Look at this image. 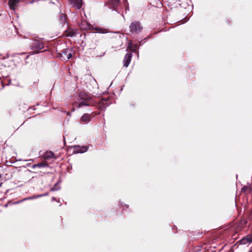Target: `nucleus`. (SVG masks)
<instances>
[{
	"mask_svg": "<svg viewBox=\"0 0 252 252\" xmlns=\"http://www.w3.org/2000/svg\"><path fill=\"white\" fill-rule=\"evenodd\" d=\"M80 27L82 30H90L92 32L102 33L107 32L106 30L99 27L94 28L85 20L81 22L80 24Z\"/></svg>",
	"mask_w": 252,
	"mask_h": 252,
	"instance_id": "nucleus-2",
	"label": "nucleus"
},
{
	"mask_svg": "<svg viewBox=\"0 0 252 252\" xmlns=\"http://www.w3.org/2000/svg\"><path fill=\"white\" fill-rule=\"evenodd\" d=\"M77 31L74 30H69L66 32V35L68 36L73 37L75 35Z\"/></svg>",
	"mask_w": 252,
	"mask_h": 252,
	"instance_id": "nucleus-16",
	"label": "nucleus"
},
{
	"mask_svg": "<svg viewBox=\"0 0 252 252\" xmlns=\"http://www.w3.org/2000/svg\"><path fill=\"white\" fill-rule=\"evenodd\" d=\"M54 154L52 151L46 152L43 155L44 158L47 159L52 158L54 157Z\"/></svg>",
	"mask_w": 252,
	"mask_h": 252,
	"instance_id": "nucleus-12",
	"label": "nucleus"
},
{
	"mask_svg": "<svg viewBox=\"0 0 252 252\" xmlns=\"http://www.w3.org/2000/svg\"><path fill=\"white\" fill-rule=\"evenodd\" d=\"M48 166V164L45 163L40 162L37 164H33L32 167V169H34L36 167L42 168Z\"/></svg>",
	"mask_w": 252,
	"mask_h": 252,
	"instance_id": "nucleus-14",
	"label": "nucleus"
},
{
	"mask_svg": "<svg viewBox=\"0 0 252 252\" xmlns=\"http://www.w3.org/2000/svg\"><path fill=\"white\" fill-rule=\"evenodd\" d=\"M20 0H9L8 5L10 8L12 10H15L18 6Z\"/></svg>",
	"mask_w": 252,
	"mask_h": 252,
	"instance_id": "nucleus-9",
	"label": "nucleus"
},
{
	"mask_svg": "<svg viewBox=\"0 0 252 252\" xmlns=\"http://www.w3.org/2000/svg\"><path fill=\"white\" fill-rule=\"evenodd\" d=\"M143 29V26L138 21L132 22L129 25V31L132 33H138Z\"/></svg>",
	"mask_w": 252,
	"mask_h": 252,
	"instance_id": "nucleus-4",
	"label": "nucleus"
},
{
	"mask_svg": "<svg viewBox=\"0 0 252 252\" xmlns=\"http://www.w3.org/2000/svg\"><path fill=\"white\" fill-rule=\"evenodd\" d=\"M58 57L62 61H66L72 57V51L70 49L64 48L58 54Z\"/></svg>",
	"mask_w": 252,
	"mask_h": 252,
	"instance_id": "nucleus-5",
	"label": "nucleus"
},
{
	"mask_svg": "<svg viewBox=\"0 0 252 252\" xmlns=\"http://www.w3.org/2000/svg\"><path fill=\"white\" fill-rule=\"evenodd\" d=\"M60 189V187L59 186L58 184L56 183L55 185V186L50 189V190L52 191H56V190Z\"/></svg>",
	"mask_w": 252,
	"mask_h": 252,
	"instance_id": "nucleus-19",
	"label": "nucleus"
},
{
	"mask_svg": "<svg viewBox=\"0 0 252 252\" xmlns=\"http://www.w3.org/2000/svg\"><path fill=\"white\" fill-rule=\"evenodd\" d=\"M119 4V0H110L109 1V4L110 6L114 9L117 7Z\"/></svg>",
	"mask_w": 252,
	"mask_h": 252,
	"instance_id": "nucleus-11",
	"label": "nucleus"
},
{
	"mask_svg": "<svg viewBox=\"0 0 252 252\" xmlns=\"http://www.w3.org/2000/svg\"><path fill=\"white\" fill-rule=\"evenodd\" d=\"M252 242V238L250 235L242 239L240 241V244L242 245H246Z\"/></svg>",
	"mask_w": 252,
	"mask_h": 252,
	"instance_id": "nucleus-10",
	"label": "nucleus"
},
{
	"mask_svg": "<svg viewBox=\"0 0 252 252\" xmlns=\"http://www.w3.org/2000/svg\"><path fill=\"white\" fill-rule=\"evenodd\" d=\"M38 197H40V196H38V195H33V196H32L31 197H27V198H24L22 200H21L20 201H17V202H15L14 204H18V203H21V202H23L24 201H25V200L33 199H35V198H38Z\"/></svg>",
	"mask_w": 252,
	"mask_h": 252,
	"instance_id": "nucleus-15",
	"label": "nucleus"
},
{
	"mask_svg": "<svg viewBox=\"0 0 252 252\" xmlns=\"http://www.w3.org/2000/svg\"><path fill=\"white\" fill-rule=\"evenodd\" d=\"M128 47L130 50L134 52V51H136V50L138 48V45L137 44L133 45L131 42V43H129Z\"/></svg>",
	"mask_w": 252,
	"mask_h": 252,
	"instance_id": "nucleus-17",
	"label": "nucleus"
},
{
	"mask_svg": "<svg viewBox=\"0 0 252 252\" xmlns=\"http://www.w3.org/2000/svg\"><path fill=\"white\" fill-rule=\"evenodd\" d=\"M74 151L76 153H83L86 152L88 149L87 146H80L78 145L73 147Z\"/></svg>",
	"mask_w": 252,
	"mask_h": 252,
	"instance_id": "nucleus-6",
	"label": "nucleus"
},
{
	"mask_svg": "<svg viewBox=\"0 0 252 252\" xmlns=\"http://www.w3.org/2000/svg\"><path fill=\"white\" fill-rule=\"evenodd\" d=\"M106 103V100H102L99 104L100 109L101 110L105 109L108 106Z\"/></svg>",
	"mask_w": 252,
	"mask_h": 252,
	"instance_id": "nucleus-18",
	"label": "nucleus"
},
{
	"mask_svg": "<svg viewBox=\"0 0 252 252\" xmlns=\"http://www.w3.org/2000/svg\"><path fill=\"white\" fill-rule=\"evenodd\" d=\"M48 195V193L47 192V193H45L43 194L38 195V196H40V197H42V196H47Z\"/></svg>",
	"mask_w": 252,
	"mask_h": 252,
	"instance_id": "nucleus-21",
	"label": "nucleus"
},
{
	"mask_svg": "<svg viewBox=\"0 0 252 252\" xmlns=\"http://www.w3.org/2000/svg\"><path fill=\"white\" fill-rule=\"evenodd\" d=\"M70 4L77 9H79L82 6V0H69Z\"/></svg>",
	"mask_w": 252,
	"mask_h": 252,
	"instance_id": "nucleus-8",
	"label": "nucleus"
},
{
	"mask_svg": "<svg viewBox=\"0 0 252 252\" xmlns=\"http://www.w3.org/2000/svg\"><path fill=\"white\" fill-rule=\"evenodd\" d=\"M90 120V115L88 114H84L81 118V121L85 123H88Z\"/></svg>",
	"mask_w": 252,
	"mask_h": 252,
	"instance_id": "nucleus-13",
	"label": "nucleus"
},
{
	"mask_svg": "<svg viewBox=\"0 0 252 252\" xmlns=\"http://www.w3.org/2000/svg\"><path fill=\"white\" fill-rule=\"evenodd\" d=\"M44 47V43L37 39L32 40L30 43L31 49L32 50L33 52L35 54L41 52V50L43 49Z\"/></svg>",
	"mask_w": 252,
	"mask_h": 252,
	"instance_id": "nucleus-3",
	"label": "nucleus"
},
{
	"mask_svg": "<svg viewBox=\"0 0 252 252\" xmlns=\"http://www.w3.org/2000/svg\"><path fill=\"white\" fill-rule=\"evenodd\" d=\"M132 57V54L130 53H127L123 61L124 62V66L127 67L129 64Z\"/></svg>",
	"mask_w": 252,
	"mask_h": 252,
	"instance_id": "nucleus-7",
	"label": "nucleus"
},
{
	"mask_svg": "<svg viewBox=\"0 0 252 252\" xmlns=\"http://www.w3.org/2000/svg\"><path fill=\"white\" fill-rule=\"evenodd\" d=\"M61 23H64L65 22V15H61Z\"/></svg>",
	"mask_w": 252,
	"mask_h": 252,
	"instance_id": "nucleus-20",
	"label": "nucleus"
},
{
	"mask_svg": "<svg viewBox=\"0 0 252 252\" xmlns=\"http://www.w3.org/2000/svg\"><path fill=\"white\" fill-rule=\"evenodd\" d=\"M246 188L245 187H243L242 189V190L244 191L246 190Z\"/></svg>",
	"mask_w": 252,
	"mask_h": 252,
	"instance_id": "nucleus-22",
	"label": "nucleus"
},
{
	"mask_svg": "<svg viewBox=\"0 0 252 252\" xmlns=\"http://www.w3.org/2000/svg\"><path fill=\"white\" fill-rule=\"evenodd\" d=\"M77 100L78 102H76L75 105L78 108L83 106H93L94 104L92 97L82 92L78 94Z\"/></svg>",
	"mask_w": 252,
	"mask_h": 252,
	"instance_id": "nucleus-1",
	"label": "nucleus"
},
{
	"mask_svg": "<svg viewBox=\"0 0 252 252\" xmlns=\"http://www.w3.org/2000/svg\"><path fill=\"white\" fill-rule=\"evenodd\" d=\"M56 198L54 197H53L52 198V200L53 201V200H56Z\"/></svg>",
	"mask_w": 252,
	"mask_h": 252,
	"instance_id": "nucleus-23",
	"label": "nucleus"
}]
</instances>
